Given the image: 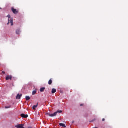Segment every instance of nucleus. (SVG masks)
<instances>
[{
  "instance_id": "obj_2",
  "label": "nucleus",
  "mask_w": 128,
  "mask_h": 128,
  "mask_svg": "<svg viewBox=\"0 0 128 128\" xmlns=\"http://www.w3.org/2000/svg\"><path fill=\"white\" fill-rule=\"evenodd\" d=\"M8 25L10 24V22L11 24V26H14V20L13 19H10V20L11 18L10 15H8Z\"/></svg>"
},
{
  "instance_id": "obj_22",
  "label": "nucleus",
  "mask_w": 128,
  "mask_h": 128,
  "mask_svg": "<svg viewBox=\"0 0 128 128\" xmlns=\"http://www.w3.org/2000/svg\"><path fill=\"white\" fill-rule=\"evenodd\" d=\"M92 122H94V120H93V121H92Z\"/></svg>"
},
{
  "instance_id": "obj_9",
  "label": "nucleus",
  "mask_w": 128,
  "mask_h": 128,
  "mask_svg": "<svg viewBox=\"0 0 128 128\" xmlns=\"http://www.w3.org/2000/svg\"><path fill=\"white\" fill-rule=\"evenodd\" d=\"M38 103L36 105L32 107L33 110H36V108H38Z\"/></svg>"
},
{
  "instance_id": "obj_17",
  "label": "nucleus",
  "mask_w": 128,
  "mask_h": 128,
  "mask_svg": "<svg viewBox=\"0 0 128 128\" xmlns=\"http://www.w3.org/2000/svg\"><path fill=\"white\" fill-rule=\"evenodd\" d=\"M2 74H6V72H2Z\"/></svg>"
},
{
  "instance_id": "obj_12",
  "label": "nucleus",
  "mask_w": 128,
  "mask_h": 128,
  "mask_svg": "<svg viewBox=\"0 0 128 128\" xmlns=\"http://www.w3.org/2000/svg\"><path fill=\"white\" fill-rule=\"evenodd\" d=\"M48 84L50 86H52V79H50L49 81H48Z\"/></svg>"
},
{
  "instance_id": "obj_21",
  "label": "nucleus",
  "mask_w": 128,
  "mask_h": 128,
  "mask_svg": "<svg viewBox=\"0 0 128 128\" xmlns=\"http://www.w3.org/2000/svg\"><path fill=\"white\" fill-rule=\"evenodd\" d=\"M0 10H2V8H0Z\"/></svg>"
},
{
  "instance_id": "obj_6",
  "label": "nucleus",
  "mask_w": 128,
  "mask_h": 128,
  "mask_svg": "<svg viewBox=\"0 0 128 128\" xmlns=\"http://www.w3.org/2000/svg\"><path fill=\"white\" fill-rule=\"evenodd\" d=\"M22 96V94L20 95V94H18L16 97V100H20Z\"/></svg>"
},
{
  "instance_id": "obj_19",
  "label": "nucleus",
  "mask_w": 128,
  "mask_h": 128,
  "mask_svg": "<svg viewBox=\"0 0 128 128\" xmlns=\"http://www.w3.org/2000/svg\"><path fill=\"white\" fill-rule=\"evenodd\" d=\"M80 106H84L83 104H81Z\"/></svg>"
},
{
  "instance_id": "obj_15",
  "label": "nucleus",
  "mask_w": 128,
  "mask_h": 128,
  "mask_svg": "<svg viewBox=\"0 0 128 128\" xmlns=\"http://www.w3.org/2000/svg\"><path fill=\"white\" fill-rule=\"evenodd\" d=\"M36 94V90L33 91L32 95L34 96V94Z\"/></svg>"
},
{
  "instance_id": "obj_14",
  "label": "nucleus",
  "mask_w": 128,
  "mask_h": 128,
  "mask_svg": "<svg viewBox=\"0 0 128 128\" xmlns=\"http://www.w3.org/2000/svg\"><path fill=\"white\" fill-rule=\"evenodd\" d=\"M26 100H30V96H26Z\"/></svg>"
},
{
  "instance_id": "obj_7",
  "label": "nucleus",
  "mask_w": 128,
  "mask_h": 128,
  "mask_svg": "<svg viewBox=\"0 0 128 128\" xmlns=\"http://www.w3.org/2000/svg\"><path fill=\"white\" fill-rule=\"evenodd\" d=\"M22 118H28V114H21Z\"/></svg>"
},
{
  "instance_id": "obj_3",
  "label": "nucleus",
  "mask_w": 128,
  "mask_h": 128,
  "mask_svg": "<svg viewBox=\"0 0 128 128\" xmlns=\"http://www.w3.org/2000/svg\"><path fill=\"white\" fill-rule=\"evenodd\" d=\"M12 10L14 14H18V11L16 9H14V8H12Z\"/></svg>"
},
{
  "instance_id": "obj_18",
  "label": "nucleus",
  "mask_w": 128,
  "mask_h": 128,
  "mask_svg": "<svg viewBox=\"0 0 128 128\" xmlns=\"http://www.w3.org/2000/svg\"><path fill=\"white\" fill-rule=\"evenodd\" d=\"M102 120V122H104V121L106 120V119L103 118V119Z\"/></svg>"
},
{
  "instance_id": "obj_8",
  "label": "nucleus",
  "mask_w": 128,
  "mask_h": 128,
  "mask_svg": "<svg viewBox=\"0 0 128 128\" xmlns=\"http://www.w3.org/2000/svg\"><path fill=\"white\" fill-rule=\"evenodd\" d=\"M45 90H46V88H40V92H44Z\"/></svg>"
},
{
  "instance_id": "obj_11",
  "label": "nucleus",
  "mask_w": 128,
  "mask_h": 128,
  "mask_svg": "<svg viewBox=\"0 0 128 128\" xmlns=\"http://www.w3.org/2000/svg\"><path fill=\"white\" fill-rule=\"evenodd\" d=\"M20 34V30H16V34Z\"/></svg>"
},
{
  "instance_id": "obj_1",
  "label": "nucleus",
  "mask_w": 128,
  "mask_h": 128,
  "mask_svg": "<svg viewBox=\"0 0 128 128\" xmlns=\"http://www.w3.org/2000/svg\"><path fill=\"white\" fill-rule=\"evenodd\" d=\"M62 110H58L56 112H55L53 114H51L50 113H48L47 116H50V118H54V116H56V115L58 114H62Z\"/></svg>"
},
{
  "instance_id": "obj_5",
  "label": "nucleus",
  "mask_w": 128,
  "mask_h": 128,
  "mask_svg": "<svg viewBox=\"0 0 128 128\" xmlns=\"http://www.w3.org/2000/svg\"><path fill=\"white\" fill-rule=\"evenodd\" d=\"M24 124H19V125H17L16 128H24Z\"/></svg>"
},
{
  "instance_id": "obj_13",
  "label": "nucleus",
  "mask_w": 128,
  "mask_h": 128,
  "mask_svg": "<svg viewBox=\"0 0 128 128\" xmlns=\"http://www.w3.org/2000/svg\"><path fill=\"white\" fill-rule=\"evenodd\" d=\"M52 94H56V90L55 88L52 89Z\"/></svg>"
},
{
  "instance_id": "obj_4",
  "label": "nucleus",
  "mask_w": 128,
  "mask_h": 128,
  "mask_svg": "<svg viewBox=\"0 0 128 128\" xmlns=\"http://www.w3.org/2000/svg\"><path fill=\"white\" fill-rule=\"evenodd\" d=\"M12 76H7L6 77V80H12Z\"/></svg>"
},
{
  "instance_id": "obj_16",
  "label": "nucleus",
  "mask_w": 128,
  "mask_h": 128,
  "mask_svg": "<svg viewBox=\"0 0 128 128\" xmlns=\"http://www.w3.org/2000/svg\"><path fill=\"white\" fill-rule=\"evenodd\" d=\"M5 108H10V106H6Z\"/></svg>"
},
{
  "instance_id": "obj_20",
  "label": "nucleus",
  "mask_w": 128,
  "mask_h": 128,
  "mask_svg": "<svg viewBox=\"0 0 128 128\" xmlns=\"http://www.w3.org/2000/svg\"><path fill=\"white\" fill-rule=\"evenodd\" d=\"M28 128H32V127H28Z\"/></svg>"
},
{
  "instance_id": "obj_10",
  "label": "nucleus",
  "mask_w": 128,
  "mask_h": 128,
  "mask_svg": "<svg viewBox=\"0 0 128 128\" xmlns=\"http://www.w3.org/2000/svg\"><path fill=\"white\" fill-rule=\"evenodd\" d=\"M60 126H62V128H66V124L62 123H60Z\"/></svg>"
}]
</instances>
